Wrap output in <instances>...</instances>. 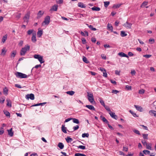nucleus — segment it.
Listing matches in <instances>:
<instances>
[{"label": "nucleus", "instance_id": "nucleus-28", "mask_svg": "<svg viewBox=\"0 0 156 156\" xmlns=\"http://www.w3.org/2000/svg\"><path fill=\"white\" fill-rule=\"evenodd\" d=\"M66 128L65 127V126L64 125H62V131L65 133H66Z\"/></svg>", "mask_w": 156, "mask_h": 156}, {"label": "nucleus", "instance_id": "nucleus-1", "mask_svg": "<svg viewBox=\"0 0 156 156\" xmlns=\"http://www.w3.org/2000/svg\"><path fill=\"white\" fill-rule=\"evenodd\" d=\"M30 48V46L29 45H25V46L22 48L20 52V55L21 56L25 55L27 51H29Z\"/></svg>", "mask_w": 156, "mask_h": 156}, {"label": "nucleus", "instance_id": "nucleus-19", "mask_svg": "<svg viewBox=\"0 0 156 156\" xmlns=\"http://www.w3.org/2000/svg\"><path fill=\"white\" fill-rule=\"evenodd\" d=\"M86 25L92 30L95 31L97 30V29L95 28L93 26L91 25H89L87 24Z\"/></svg>", "mask_w": 156, "mask_h": 156}, {"label": "nucleus", "instance_id": "nucleus-5", "mask_svg": "<svg viewBox=\"0 0 156 156\" xmlns=\"http://www.w3.org/2000/svg\"><path fill=\"white\" fill-rule=\"evenodd\" d=\"M50 18L49 16H47L44 18V21L43 22L45 25H48L50 22Z\"/></svg>", "mask_w": 156, "mask_h": 156}, {"label": "nucleus", "instance_id": "nucleus-48", "mask_svg": "<svg viewBox=\"0 0 156 156\" xmlns=\"http://www.w3.org/2000/svg\"><path fill=\"white\" fill-rule=\"evenodd\" d=\"M145 90L143 89L140 90L139 91V93L140 94H143L144 93Z\"/></svg>", "mask_w": 156, "mask_h": 156}, {"label": "nucleus", "instance_id": "nucleus-17", "mask_svg": "<svg viewBox=\"0 0 156 156\" xmlns=\"http://www.w3.org/2000/svg\"><path fill=\"white\" fill-rule=\"evenodd\" d=\"M4 114L7 117H9V118L10 117V113L7 111L5 110L3 111Z\"/></svg>", "mask_w": 156, "mask_h": 156}, {"label": "nucleus", "instance_id": "nucleus-23", "mask_svg": "<svg viewBox=\"0 0 156 156\" xmlns=\"http://www.w3.org/2000/svg\"><path fill=\"white\" fill-rule=\"evenodd\" d=\"M78 6L82 8H84L86 7L85 5H84L83 4L82 2L78 3Z\"/></svg>", "mask_w": 156, "mask_h": 156}, {"label": "nucleus", "instance_id": "nucleus-8", "mask_svg": "<svg viewBox=\"0 0 156 156\" xmlns=\"http://www.w3.org/2000/svg\"><path fill=\"white\" fill-rule=\"evenodd\" d=\"M123 26L127 29H130L131 27L132 24L128 23L127 21L125 23H124V24L123 25Z\"/></svg>", "mask_w": 156, "mask_h": 156}, {"label": "nucleus", "instance_id": "nucleus-3", "mask_svg": "<svg viewBox=\"0 0 156 156\" xmlns=\"http://www.w3.org/2000/svg\"><path fill=\"white\" fill-rule=\"evenodd\" d=\"M88 99L89 101L91 103L95 102L93 97V94L92 93L87 92Z\"/></svg>", "mask_w": 156, "mask_h": 156}, {"label": "nucleus", "instance_id": "nucleus-31", "mask_svg": "<svg viewBox=\"0 0 156 156\" xmlns=\"http://www.w3.org/2000/svg\"><path fill=\"white\" fill-rule=\"evenodd\" d=\"M72 119L73 120V122L74 123H76V124H78L80 123L79 120L76 119L72 118Z\"/></svg>", "mask_w": 156, "mask_h": 156}, {"label": "nucleus", "instance_id": "nucleus-35", "mask_svg": "<svg viewBox=\"0 0 156 156\" xmlns=\"http://www.w3.org/2000/svg\"><path fill=\"white\" fill-rule=\"evenodd\" d=\"M5 100V98L4 97H2L0 98V103L1 104H3L4 103Z\"/></svg>", "mask_w": 156, "mask_h": 156}, {"label": "nucleus", "instance_id": "nucleus-63", "mask_svg": "<svg viewBox=\"0 0 156 156\" xmlns=\"http://www.w3.org/2000/svg\"><path fill=\"white\" fill-rule=\"evenodd\" d=\"M141 142L144 145H146L147 144L146 141L145 140H142Z\"/></svg>", "mask_w": 156, "mask_h": 156}, {"label": "nucleus", "instance_id": "nucleus-37", "mask_svg": "<svg viewBox=\"0 0 156 156\" xmlns=\"http://www.w3.org/2000/svg\"><path fill=\"white\" fill-rule=\"evenodd\" d=\"M3 93L5 95H7L8 94V90L7 89L6 87H5L4 89H3Z\"/></svg>", "mask_w": 156, "mask_h": 156}, {"label": "nucleus", "instance_id": "nucleus-51", "mask_svg": "<svg viewBox=\"0 0 156 156\" xmlns=\"http://www.w3.org/2000/svg\"><path fill=\"white\" fill-rule=\"evenodd\" d=\"M4 133V130L3 129V127H1L0 129V135H2Z\"/></svg>", "mask_w": 156, "mask_h": 156}, {"label": "nucleus", "instance_id": "nucleus-36", "mask_svg": "<svg viewBox=\"0 0 156 156\" xmlns=\"http://www.w3.org/2000/svg\"><path fill=\"white\" fill-rule=\"evenodd\" d=\"M104 6L105 7H107L110 4V2L109 1L104 2Z\"/></svg>", "mask_w": 156, "mask_h": 156}, {"label": "nucleus", "instance_id": "nucleus-11", "mask_svg": "<svg viewBox=\"0 0 156 156\" xmlns=\"http://www.w3.org/2000/svg\"><path fill=\"white\" fill-rule=\"evenodd\" d=\"M109 114L113 118L116 120L118 118L117 116L115 115V113H113L111 111L110 112H109Z\"/></svg>", "mask_w": 156, "mask_h": 156}, {"label": "nucleus", "instance_id": "nucleus-6", "mask_svg": "<svg viewBox=\"0 0 156 156\" xmlns=\"http://www.w3.org/2000/svg\"><path fill=\"white\" fill-rule=\"evenodd\" d=\"M25 98L27 100H29L30 98L31 100H33L34 99V96L33 94H28L26 95Z\"/></svg>", "mask_w": 156, "mask_h": 156}, {"label": "nucleus", "instance_id": "nucleus-58", "mask_svg": "<svg viewBox=\"0 0 156 156\" xmlns=\"http://www.w3.org/2000/svg\"><path fill=\"white\" fill-rule=\"evenodd\" d=\"M151 112H153V115L154 116L156 117V111L153 110H150V113Z\"/></svg>", "mask_w": 156, "mask_h": 156}, {"label": "nucleus", "instance_id": "nucleus-20", "mask_svg": "<svg viewBox=\"0 0 156 156\" xmlns=\"http://www.w3.org/2000/svg\"><path fill=\"white\" fill-rule=\"evenodd\" d=\"M8 37V35L7 34H6L3 37L2 39V41L3 43H4L6 40H7Z\"/></svg>", "mask_w": 156, "mask_h": 156}, {"label": "nucleus", "instance_id": "nucleus-64", "mask_svg": "<svg viewBox=\"0 0 156 156\" xmlns=\"http://www.w3.org/2000/svg\"><path fill=\"white\" fill-rule=\"evenodd\" d=\"M120 71H118L117 70H116L115 71V74L117 75H120Z\"/></svg>", "mask_w": 156, "mask_h": 156}, {"label": "nucleus", "instance_id": "nucleus-10", "mask_svg": "<svg viewBox=\"0 0 156 156\" xmlns=\"http://www.w3.org/2000/svg\"><path fill=\"white\" fill-rule=\"evenodd\" d=\"M31 41L34 43H35L37 41L36 38V34L35 33L32 34V36L31 37Z\"/></svg>", "mask_w": 156, "mask_h": 156}, {"label": "nucleus", "instance_id": "nucleus-56", "mask_svg": "<svg viewBox=\"0 0 156 156\" xmlns=\"http://www.w3.org/2000/svg\"><path fill=\"white\" fill-rule=\"evenodd\" d=\"M143 57L146 58H149L151 56V55H143Z\"/></svg>", "mask_w": 156, "mask_h": 156}, {"label": "nucleus", "instance_id": "nucleus-2", "mask_svg": "<svg viewBox=\"0 0 156 156\" xmlns=\"http://www.w3.org/2000/svg\"><path fill=\"white\" fill-rule=\"evenodd\" d=\"M15 75L17 78H26L28 76L25 74L19 72L15 73Z\"/></svg>", "mask_w": 156, "mask_h": 156}, {"label": "nucleus", "instance_id": "nucleus-50", "mask_svg": "<svg viewBox=\"0 0 156 156\" xmlns=\"http://www.w3.org/2000/svg\"><path fill=\"white\" fill-rule=\"evenodd\" d=\"M79 15H80L79 16L80 18H81L82 17H85L87 16V15L86 14H79Z\"/></svg>", "mask_w": 156, "mask_h": 156}, {"label": "nucleus", "instance_id": "nucleus-41", "mask_svg": "<svg viewBox=\"0 0 156 156\" xmlns=\"http://www.w3.org/2000/svg\"><path fill=\"white\" fill-rule=\"evenodd\" d=\"M83 60L84 62L86 63H89V61H88L87 58L85 57H83Z\"/></svg>", "mask_w": 156, "mask_h": 156}, {"label": "nucleus", "instance_id": "nucleus-22", "mask_svg": "<svg viewBox=\"0 0 156 156\" xmlns=\"http://www.w3.org/2000/svg\"><path fill=\"white\" fill-rule=\"evenodd\" d=\"M8 134L11 136H12L13 135V133L12 131V129L11 128L9 130H8Z\"/></svg>", "mask_w": 156, "mask_h": 156}, {"label": "nucleus", "instance_id": "nucleus-12", "mask_svg": "<svg viewBox=\"0 0 156 156\" xmlns=\"http://www.w3.org/2000/svg\"><path fill=\"white\" fill-rule=\"evenodd\" d=\"M134 106L136 109L138 111L140 112H142L143 111V108L140 106L138 105H134Z\"/></svg>", "mask_w": 156, "mask_h": 156}, {"label": "nucleus", "instance_id": "nucleus-27", "mask_svg": "<svg viewBox=\"0 0 156 156\" xmlns=\"http://www.w3.org/2000/svg\"><path fill=\"white\" fill-rule=\"evenodd\" d=\"M43 34V31L42 30H39L37 33V35L39 37H40L42 36Z\"/></svg>", "mask_w": 156, "mask_h": 156}, {"label": "nucleus", "instance_id": "nucleus-49", "mask_svg": "<svg viewBox=\"0 0 156 156\" xmlns=\"http://www.w3.org/2000/svg\"><path fill=\"white\" fill-rule=\"evenodd\" d=\"M34 31V30H28L27 32V33L28 35H30L32 33L33 34V32Z\"/></svg>", "mask_w": 156, "mask_h": 156}, {"label": "nucleus", "instance_id": "nucleus-52", "mask_svg": "<svg viewBox=\"0 0 156 156\" xmlns=\"http://www.w3.org/2000/svg\"><path fill=\"white\" fill-rule=\"evenodd\" d=\"M119 92V91L115 90H112V93H114L115 94H117Z\"/></svg>", "mask_w": 156, "mask_h": 156}, {"label": "nucleus", "instance_id": "nucleus-13", "mask_svg": "<svg viewBox=\"0 0 156 156\" xmlns=\"http://www.w3.org/2000/svg\"><path fill=\"white\" fill-rule=\"evenodd\" d=\"M85 107L87 108H89V109L90 110L93 111L95 110V108H94V106L92 105H86Z\"/></svg>", "mask_w": 156, "mask_h": 156}, {"label": "nucleus", "instance_id": "nucleus-32", "mask_svg": "<svg viewBox=\"0 0 156 156\" xmlns=\"http://www.w3.org/2000/svg\"><path fill=\"white\" fill-rule=\"evenodd\" d=\"M16 51H13L12 52L11 55V58L13 57V58H14L15 57L16 55Z\"/></svg>", "mask_w": 156, "mask_h": 156}, {"label": "nucleus", "instance_id": "nucleus-60", "mask_svg": "<svg viewBox=\"0 0 156 156\" xmlns=\"http://www.w3.org/2000/svg\"><path fill=\"white\" fill-rule=\"evenodd\" d=\"M79 128V126L78 125H76V126L73 127V129L74 130H76L78 129Z\"/></svg>", "mask_w": 156, "mask_h": 156}, {"label": "nucleus", "instance_id": "nucleus-30", "mask_svg": "<svg viewBox=\"0 0 156 156\" xmlns=\"http://www.w3.org/2000/svg\"><path fill=\"white\" fill-rule=\"evenodd\" d=\"M98 100L102 105H103V106L105 105L104 101L102 100L101 98H99Z\"/></svg>", "mask_w": 156, "mask_h": 156}, {"label": "nucleus", "instance_id": "nucleus-24", "mask_svg": "<svg viewBox=\"0 0 156 156\" xmlns=\"http://www.w3.org/2000/svg\"><path fill=\"white\" fill-rule=\"evenodd\" d=\"M91 9L93 11H99L100 10V8L98 7L94 6Z\"/></svg>", "mask_w": 156, "mask_h": 156}, {"label": "nucleus", "instance_id": "nucleus-53", "mask_svg": "<svg viewBox=\"0 0 156 156\" xmlns=\"http://www.w3.org/2000/svg\"><path fill=\"white\" fill-rule=\"evenodd\" d=\"M133 132H134L135 133L138 134V135H140V132L137 130H136V129H133Z\"/></svg>", "mask_w": 156, "mask_h": 156}, {"label": "nucleus", "instance_id": "nucleus-39", "mask_svg": "<svg viewBox=\"0 0 156 156\" xmlns=\"http://www.w3.org/2000/svg\"><path fill=\"white\" fill-rule=\"evenodd\" d=\"M142 136L143 138L144 139H148V134H142Z\"/></svg>", "mask_w": 156, "mask_h": 156}, {"label": "nucleus", "instance_id": "nucleus-57", "mask_svg": "<svg viewBox=\"0 0 156 156\" xmlns=\"http://www.w3.org/2000/svg\"><path fill=\"white\" fill-rule=\"evenodd\" d=\"M23 41H20L18 43V45L19 46H22L23 45Z\"/></svg>", "mask_w": 156, "mask_h": 156}, {"label": "nucleus", "instance_id": "nucleus-54", "mask_svg": "<svg viewBox=\"0 0 156 156\" xmlns=\"http://www.w3.org/2000/svg\"><path fill=\"white\" fill-rule=\"evenodd\" d=\"M149 42H151V44H153L154 42V40L153 38H150L149 40Z\"/></svg>", "mask_w": 156, "mask_h": 156}, {"label": "nucleus", "instance_id": "nucleus-14", "mask_svg": "<svg viewBox=\"0 0 156 156\" xmlns=\"http://www.w3.org/2000/svg\"><path fill=\"white\" fill-rule=\"evenodd\" d=\"M118 55L121 57H126L127 58H129V56L126 54L122 52L119 53Z\"/></svg>", "mask_w": 156, "mask_h": 156}, {"label": "nucleus", "instance_id": "nucleus-9", "mask_svg": "<svg viewBox=\"0 0 156 156\" xmlns=\"http://www.w3.org/2000/svg\"><path fill=\"white\" fill-rule=\"evenodd\" d=\"M44 13V12L39 11L38 12L37 15V18L38 19L40 18L43 15Z\"/></svg>", "mask_w": 156, "mask_h": 156}, {"label": "nucleus", "instance_id": "nucleus-43", "mask_svg": "<svg viewBox=\"0 0 156 156\" xmlns=\"http://www.w3.org/2000/svg\"><path fill=\"white\" fill-rule=\"evenodd\" d=\"M143 152L145 154H150V151L147 150H144L143 151Z\"/></svg>", "mask_w": 156, "mask_h": 156}, {"label": "nucleus", "instance_id": "nucleus-21", "mask_svg": "<svg viewBox=\"0 0 156 156\" xmlns=\"http://www.w3.org/2000/svg\"><path fill=\"white\" fill-rule=\"evenodd\" d=\"M6 101L7 102V105L8 106L11 107L12 106L11 102V101L9 99H6Z\"/></svg>", "mask_w": 156, "mask_h": 156}, {"label": "nucleus", "instance_id": "nucleus-47", "mask_svg": "<svg viewBox=\"0 0 156 156\" xmlns=\"http://www.w3.org/2000/svg\"><path fill=\"white\" fill-rule=\"evenodd\" d=\"M77 147L78 148L82 149V150H84L86 149L85 147L83 145H80L78 146Z\"/></svg>", "mask_w": 156, "mask_h": 156}, {"label": "nucleus", "instance_id": "nucleus-46", "mask_svg": "<svg viewBox=\"0 0 156 156\" xmlns=\"http://www.w3.org/2000/svg\"><path fill=\"white\" fill-rule=\"evenodd\" d=\"M104 107L108 112H111L110 108L108 106L105 105Z\"/></svg>", "mask_w": 156, "mask_h": 156}, {"label": "nucleus", "instance_id": "nucleus-15", "mask_svg": "<svg viewBox=\"0 0 156 156\" xmlns=\"http://www.w3.org/2000/svg\"><path fill=\"white\" fill-rule=\"evenodd\" d=\"M58 7V5H55L52 6L51 8L50 9V11H57Z\"/></svg>", "mask_w": 156, "mask_h": 156}, {"label": "nucleus", "instance_id": "nucleus-34", "mask_svg": "<svg viewBox=\"0 0 156 156\" xmlns=\"http://www.w3.org/2000/svg\"><path fill=\"white\" fill-rule=\"evenodd\" d=\"M121 36L122 37H126L127 35V34L123 31H121Z\"/></svg>", "mask_w": 156, "mask_h": 156}, {"label": "nucleus", "instance_id": "nucleus-61", "mask_svg": "<svg viewBox=\"0 0 156 156\" xmlns=\"http://www.w3.org/2000/svg\"><path fill=\"white\" fill-rule=\"evenodd\" d=\"M15 86L16 87H17L19 88H22V87L20 85L18 84H15Z\"/></svg>", "mask_w": 156, "mask_h": 156}, {"label": "nucleus", "instance_id": "nucleus-7", "mask_svg": "<svg viewBox=\"0 0 156 156\" xmlns=\"http://www.w3.org/2000/svg\"><path fill=\"white\" fill-rule=\"evenodd\" d=\"M30 17V15L29 14L27 13L26 14L24 17L23 19L24 20V22H26L27 23H28V22L29 21V20Z\"/></svg>", "mask_w": 156, "mask_h": 156}, {"label": "nucleus", "instance_id": "nucleus-29", "mask_svg": "<svg viewBox=\"0 0 156 156\" xmlns=\"http://www.w3.org/2000/svg\"><path fill=\"white\" fill-rule=\"evenodd\" d=\"M66 93L70 95H73L75 93V92L73 91H69L66 92Z\"/></svg>", "mask_w": 156, "mask_h": 156}, {"label": "nucleus", "instance_id": "nucleus-62", "mask_svg": "<svg viewBox=\"0 0 156 156\" xmlns=\"http://www.w3.org/2000/svg\"><path fill=\"white\" fill-rule=\"evenodd\" d=\"M128 148L127 147H123V151H124L127 152L128 151Z\"/></svg>", "mask_w": 156, "mask_h": 156}, {"label": "nucleus", "instance_id": "nucleus-55", "mask_svg": "<svg viewBox=\"0 0 156 156\" xmlns=\"http://www.w3.org/2000/svg\"><path fill=\"white\" fill-rule=\"evenodd\" d=\"M126 88L128 90H131L132 89V87L131 86H129L128 85L126 86Z\"/></svg>", "mask_w": 156, "mask_h": 156}, {"label": "nucleus", "instance_id": "nucleus-26", "mask_svg": "<svg viewBox=\"0 0 156 156\" xmlns=\"http://www.w3.org/2000/svg\"><path fill=\"white\" fill-rule=\"evenodd\" d=\"M66 142L68 143H69V142H71L73 140V139L70 137L69 136H67L66 138Z\"/></svg>", "mask_w": 156, "mask_h": 156}, {"label": "nucleus", "instance_id": "nucleus-33", "mask_svg": "<svg viewBox=\"0 0 156 156\" xmlns=\"http://www.w3.org/2000/svg\"><path fill=\"white\" fill-rule=\"evenodd\" d=\"M58 146L60 149H62L64 147V145L62 143H59L58 144Z\"/></svg>", "mask_w": 156, "mask_h": 156}, {"label": "nucleus", "instance_id": "nucleus-59", "mask_svg": "<svg viewBox=\"0 0 156 156\" xmlns=\"http://www.w3.org/2000/svg\"><path fill=\"white\" fill-rule=\"evenodd\" d=\"M110 81L111 82V83H112V84H114V85L116 84V81H115L111 79V80H110Z\"/></svg>", "mask_w": 156, "mask_h": 156}, {"label": "nucleus", "instance_id": "nucleus-18", "mask_svg": "<svg viewBox=\"0 0 156 156\" xmlns=\"http://www.w3.org/2000/svg\"><path fill=\"white\" fill-rule=\"evenodd\" d=\"M107 29L110 30H111V31H113V27L111 24H108L107 26Z\"/></svg>", "mask_w": 156, "mask_h": 156}, {"label": "nucleus", "instance_id": "nucleus-16", "mask_svg": "<svg viewBox=\"0 0 156 156\" xmlns=\"http://www.w3.org/2000/svg\"><path fill=\"white\" fill-rule=\"evenodd\" d=\"M101 118L102 121L105 122L106 123H109L108 121L102 115H101L100 116Z\"/></svg>", "mask_w": 156, "mask_h": 156}, {"label": "nucleus", "instance_id": "nucleus-4", "mask_svg": "<svg viewBox=\"0 0 156 156\" xmlns=\"http://www.w3.org/2000/svg\"><path fill=\"white\" fill-rule=\"evenodd\" d=\"M34 58L38 59L41 64L44 62V61L43 60V57L41 56L40 55L35 54L34 55Z\"/></svg>", "mask_w": 156, "mask_h": 156}, {"label": "nucleus", "instance_id": "nucleus-38", "mask_svg": "<svg viewBox=\"0 0 156 156\" xmlns=\"http://www.w3.org/2000/svg\"><path fill=\"white\" fill-rule=\"evenodd\" d=\"M74 156H87L83 154L76 153L75 154Z\"/></svg>", "mask_w": 156, "mask_h": 156}, {"label": "nucleus", "instance_id": "nucleus-45", "mask_svg": "<svg viewBox=\"0 0 156 156\" xmlns=\"http://www.w3.org/2000/svg\"><path fill=\"white\" fill-rule=\"evenodd\" d=\"M148 2L145 1L141 5V7H142L143 6H145L147 5V4Z\"/></svg>", "mask_w": 156, "mask_h": 156}, {"label": "nucleus", "instance_id": "nucleus-44", "mask_svg": "<svg viewBox=\"0 0 156 156\" xmlns=\"http://www.w3.org/2000/svg\"><path fill=\"white\" fill-rule=\"evenodd\" d=\"M129 112L133 115L134 117H138L136 114L135 113H134L132 111L130 110Z\"/></svg>", "mask_w": 156, "mask_h": 156}, {"label": "nucleus", "instance_id": "nucleus-25", "mask_svg": "<svg viewBox=\"0 0 156 156\" xmlns=\"http://www.w3.org/2000/svg\"><path fill=\"white\" fill-rule=\"evenodd\" d=\"M6 50H5V48H3L2 50V52L1 54V55H4L6 52Z\"/></svg>", "mask_w": 156, "mask_h": 156}, {"label": "nucleus", "instance_id": "nucleus-42", "mask_svg": "<svg viewBox=\"0 0 156 156\" xmlns=\"http://www.w3.org/2000/svg\"><path fill=\"white\" fill-rule=\"evenodd\" d=\"M89 136V134L88 133H84L82 134V136L83 138L85 137H88Z\"/></svg>", "mask_w": 156, "mask_h": 156}, {"label": "nucleus", "instance_id": "nucleus-40", "mask_svg": "<svg viewBox=\"0 0 156 156\" xmlns=\"http://www.w3.org/2000/svg\"><path fill=\"white\" fill-rule=\"evenodd\" d=\"M151 144H148L146 145L147 147V148L148 149L151 150Z\"/></svg>", "mask_w": 156, "mask_h": 156}]
</instances>
